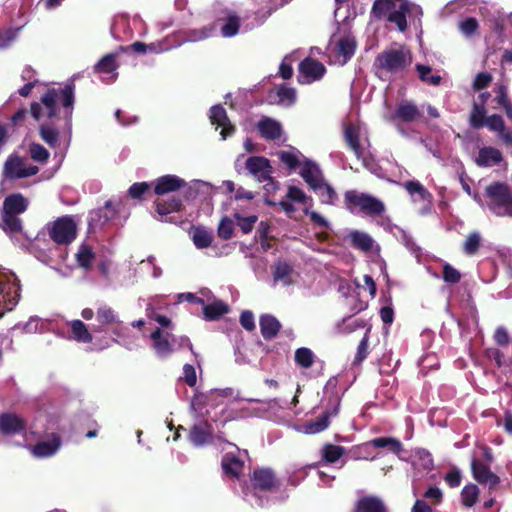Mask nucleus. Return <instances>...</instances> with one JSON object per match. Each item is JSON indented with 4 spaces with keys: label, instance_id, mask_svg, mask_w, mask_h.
<instances>
[{
    "label": "nucleus",
    "instance_id": "obj_3",
    "mask_svg": "<svg viewBox=\"0 0 512 512\" xmlns=\"http://www.w3.org/2000/svg\"><path fill=\"white\" fill-rule=\"evenodd\" d=\"M61 100L66 108L67 121H70L72 115V106L74 102V91L71 85L65 86L61 90L51 89L41 98V104L33 103L31 105V114L35 120L53 118L56 115L57 101Z\"/></svg>",
    "mask_w": 512,
    "mask_h": 512
},
{
    "label": "nucleus",
    "instance_id": "obj_13",
    "mask_svg": "<svg viewBox=\"0 0 512 512\" xmlns=\"http://www.w3.org/2000/svg\"><path fill=\"white\" fill-rule=\"evenodd\" d=\"M345 199L368 215H380L385 210L383 202L369 194L347 191Z\"/></svg>",
    "mask_w": 512,
    "mask_h": 512
},
{
    "label": "nucleus",
    "instance_id": "obj_59",
    "mask_svg": "<svg viewBox=\"0 0 512 512\" xmlns=\"http://www.w3.org/2000/svg\"><path fill=\"white\" fill-rule=\"evenodd\" d=\"M30 155L33 160L38 162H46L49 157L48 151L40 144H32L30 146Z\"/></svg>",
    "mask_w": 512,
    "mask_h": 512
},
{
    "label": "nucleus",
    "instance_id": "obj_36",
    "mask_svg": "<svg viewBox=\"0 0 512 512\" xmlns=\"http://www.w3.org/2000/svg\"><path fill=\"white\" fill-rule=\"evenodd\" d=\"M190 235L194 245L198 249L207 248L212 244L213 234L206 228L193 227L190 231Z\"/></svg>",
    "mask_w": 512,
    "mask_h": 512
},
{
    "label": "nucleus",
    "instance_id": "obj_10",
    "mask_svg": "<svg viewBox=\"0 0 512 512\" xmlns=\"http://www.w3.org/2000/svg\"><path fill=\"white\" fill-rule=\"evenodd\" d=\"M253 491H244L245 498L252 505L264 506L267 501H264L265 494L269 492L275 485V477L270 469L261 468L255 470L252 477Z\"/></svg>",
    "mask_w": 512,
    "mask_h": 512
},
{
    "label": "nucleus",
    "instance_id": "obj_5",
    "mask_svg": "<svg viewBox=\"0 0 512 512\" xmlns=\"http://www.w3.org/2000/svg\"><path fill=\"white\" fill-rule=\"evenodd\" d=\"M381 70L390 74H402L412 63L410 50L403 45H393L376 58Z\"/></svg>",
    "mask_w": 512,
    "mask_h": 512
},
{
    "label": "nucleus",
    "instance_id": "obj_38",
    "mask_svg": "<svg viewBox=\"0 0 512 512\" xmlns=\"http://www.w3.org/2000/svg\"><path fill=\"white\" fill-rule=\"evenodd\" d=\"M72 338L79 343H90L92 334L81 320L69 322Z\"/></svg>",
    "mask_w": 512,
    "mask_h": 512
},
{
    "label": "nucleus",
    "instance_id": "obj_50",
    "mask_svg": "<svg viewBox=\"0 0 512 512\" xmlns=\"http://www.w3.org/2000/svg\"><path fill=\"white\" fill-rule=\"evenodd\" d=\"M314 353L306 347L298 348L295 351V361L303 368H310L314 363Z\"/></svg>",
    "mask_w": 512,
    "mask_h": 512
},
{
    "label": "nucleus",
    "instance_id": "obj_49",
    "mask_svg": "<svg viewBox=\"0 0 512 512\" xmlns=\"http://www.w3.org/2000/svg\"><path fill=\"white\" fill-rule=\"evenodd\" d=\"M481 235L479 232L474 231L468 234L463 244V251L467 255H474L481 245Z\"/></svg>",
    "mask_w": 512,
    "mask_h": 512
},
{
    "label": "nucleus",
    "instance_id": "obj_32",
    "mask_svg": "<svg viewBox=\"0 0 512 512\" xmlns=\"http://www.w3.org/2000/svg\"><path fill=\"white\" fill-rule=\"evenodd\" d=\"M420 117L418 107L412 102L404 101L400 103L392 115V120L401 119L404 122H412Z\"/></svg>",
    "mask_w": 512,
    "mask_h": 512
},
{
    "label": "nucleus",
    "instance_id": "obj_58",
    "mask_svg": "<svg viewBox=\"0 0 512 512\" xmlns=\"http://www.w3.org/2000/svg\"><path fill=\"white\" fill-rule=\"evenodd\" d=\"M218 235L224 240L230 239L233 235V221L223 218L218 225Z\"/></svg>",
    "mask_w": 512,
    "mask_h": 512
},
{
    "label": "nucleus",
    "instance_id": "obj_7",
    "mask_svg": "<svg viewBox=\"0 0 512 512\" xmlns=\"http://www.w3.org/2000/svg\"><path fill=\"white\" fill-rule=\"evenodd\" d=\"M20 299V284L16 275L6 269L0 268V318L12 311Z\"/></svg>",
    "mask_w": 512,
    "mask_h": 512
},
{
    "label": "nucleus",
    "instance_id": "obj_22",
    "mask_svg": "<svg viewBox=\"0 0 512 512\" xmlns=\"http://www.w3.org/2000/svg\"><path fill=\"white\" fill-rule=\"evenodd\" d=\"M96 320L98 325L93 328L94 332H102L105 326L114 325V334L120 336L122 322L113 308L107 305L99 306L96 311Z\"/></svg>",
    "mask_w": 512,
    "mask_h": 512
},
{
    "label": "nucleus",
    "instance_id": "obj_39",
    "mask_svg": "<svg viewBox=\"0 0 512 512\" xmlns=\"http://www.w3.org/2000/svg\"><path fill=\"white\" fill-rule=\"evenodd\" d=\"M203 314L206 320H215L226 314L229 310L228 305L223 301L214 300L209 304H203Z\"/></svg>",
    "mask_w": 512,
    "mask_h": 512
},
{
    "label": "nucleus",
    "instance_id": "obj_53",
    "mask_svg": "<svg viewBox=\"0 0 512 512\" xmlns=\"http://www.w3.org/2000/svg\"><path fill=\"white\" fill-rule=\"evenodd\" d=\"M278 103L283 106H291L296 100V91L285 85L277 89Z\"/></svg>",
    "mask_w": 512,
    "mask_h": 512
},
{
    "label": "nucleus",
    "instance_id": "obj_15",
    "mask_svg": "<svg viewBox=\"0 0 512 512\" xmlns=\"http://www.w3.org/2000/svg\"><path fill=\"white\" fill-rule=\"evenodd\" d=\"M404 187L410 194L413 203L422 205L419 209L420 215L424 216L432 212L433 196L419 181H407Z\"/></svg>",
    "mask_w": 512,
    "mask_h": 512
},
{
    "label": "nucleus",
    "instance_id": "obj_9",
    "mask_svg": "<svg viewBox=\"0 0 512 512\" xmlns=\"http://www.w3.org/2000/svg\"><path fill=\"white\" fill-rule=\"evenodd\" d=\"M234 397L232 388L212 389L206 393H195L191 401V410L199 417H204L208 410L206 407L217 408L225 405L230 399Z\"/></svg>",
    "mask_w": 512,
    "mask_h": 512
},
{
    "label": "nucleus",
    "instance_id": "obj_56",
    "mask_svg": "<svg viewBox=\"0 0 512 512\" xmlns=\"http://www.w3.org/2000/svg\"><path fill=\"white\" fill-rule=\"evenodd\" d=\"M40 135L43 141H45L51 147H55L58 141V132L45 125L40 126Z\"/></svg>",
    "mask_w": 512,
    "mask_h": 512
},
{
    "label": "nucleus",
    "instance_id": "obj_30",
    "mask_svg": "<svg viewBox=\"0 0 512 512\" xmlns=\"http://www.w3.org/2000/svg\"><path fill=\"white\" fill-rule=\"evenodd\" d=\"M502 160V153L494 147L481 148L475 158V162L479 167H492L502 162Z\"/></svg>",
    "mask_w": 512,
    "mask_h": 512
},
{
    "label": "nucleus",
    "instance_id": "obj_42",
    "mask_svg": "<svg viewBox=\"0 0 512 512\" xmlns=\"http://www.w3.org/2000/svg\"><path fill=\"white\" fill-rule=\"evenodd\" d=\"M279 321L271 315H263L260 318V328L265 339L273 338L280 329Z\"/></svg>",
    "mask_w": 512,
    "mask_h": 512
},
{
    "label": "nucleus",
    "instance_id": "obj_20",
    "mask_svg": "<svg viewBox=\"0 0 512 512\" xmlns=\"http://www.w3.org/2000/svg\"><path fill=\"white\" fill-rule=\"evenodd\" d=\"M61 447V439L58 434H48L44 439L38 441L35 445L29 446L31 454L37 458H48L57 453Z\"/></svg>",
    "mask_w": 512,
    "mask_h": 512
},
{
    "label": "nucleus",
    "instance_id": "obj_25",
    "mask_svg": "<svg viewBox=\"0 0 512 512\" xmlns=\"http://www.w3.org/2000/svg\"><path fill=\"white\" fill-rule=\"evenodd\" d=\"M210 120L216 128H222L220 134L223 140L234 133V126L231 124L225 109L221 105H214L210 109Z\"/></svg>",
    "mask_w": 512,
    "mask_h": 512
},
{
    "label": "nucleus",
    "instance_id": "obj_52",
    "mask_svg": "<svg viewBox=\"0 0 512 512\" xmlns=\"http://www.w3.org/2000/svg\"><path fill=\"white\" fill-rule=\"evenodd\" d=\"M239 18L236 15H228L225 23L221 27L223 37H233L239 31Z\"/></svg>",
    "mask_w": 512,
    "mask_h": 512
},
{
    "label": "nucleus",
    "instance_id": "obj_40",
    "mask_svg": "<svg viewBox=\"0 0 512 512\" xmlns=\"http://www.w3.org/2000/svg\"><path fill=\"white\" fill-rule=\"evenodd\" d=\"M319 196L323 204L333 205L338 199L337 193L334 188L325 180L321 181L317 186L312 189Z\"/></svg>",
    "mask_w": 512,
    "mask_h": 512
},
{
    "label": "nucleus",
    "instance_id": "obj_47",
    "mask_svg": "<svg viewBox=\"0 0 512 512\" xmlns=\"http://www.w3.org/2000/svg\"><path fill=\"white\" fill-rule=\"evenodd\" d=\"M416 70L421 81L433 86H437L441 82L440 75L432 74V68L428 65L417 64Z\"/></svg>",
    "mask_w": 512,
    "mask_h": 512
},
{
    "label": "nucleus",
    "instance_id": "obj_8",
    "mask_svg": "<svg viewBox=\"0 0 512 512\" xmlns=\"http://www.w3.org/2000/svg\"><path fill=\"white\" fill-rule=\"evenodd\" d=\"M488 208L499 217H512V191L505 183L495 182L486 187Z\"/></svg>",
    "mask_w": 512,
    "mask_h": 512
},
{
    "label": "nucleus",
    "instance_id": "obj_12",
    "mask_svg": "<svg viewBox=\"0 0 512 512\" xmlns=\"http://www.w3.org/2000/svg\"><path fill=\"white\" fill-rule=\"evenodd\" d=\"M344 137L350 149L357 158H363L368 145L367 133L360 124L347 123L344 125Z\"/></svg>",
    "mask_w": 512,
    "mask_h": 512
},
{
    "label": "nucleus",
    "instance_id": "obj_18",
    "mask_svg": "<svg viewBox=\"0 0 512 512\" xmlns=\"http://www.w3.org/2000/svg\"><path fill=\"white\" fill-rule=\"evenodd\" d=\"M325 71L326 69L321 62L312 58H306L299 65L298 82L310 84L321 79Z\"/></svg>",
    "mask_w": 512,
    "mask_h": 512
},
{
    "label": "nucleus",
    "instance_id": "obj_1",
    "mask_svg": "<svg viewBox=\"0 0 512 512\" xmlns=\"http://www.w3.org/2000/svg\"><path fill=\"white\" fill-rule=\"evenodd\" d=\"M146 315L149 320L158 324V326L150 335L152 348L158 357L167 358L170 356L174 351V346L176 344H178L180 347L188 346L192 351V344L188 337H175L172 334L173 326L170 318L158 314L150 304L146 308Z\"/></svg>",
    "mask_w": 512,
    "mask_h": 512
},
{
    "label": "nucleus",
    "instance_id": "obj_37",
    "mask_svg": "<svg viewBox=\"0 0 512 512\" xmlns=\"http://www.w3.org/2000/svg\"><path fill=\"white\" fill-rule=\"evenodd\" d=\"M356 512H385V507L379 498L367 496L357 501Z\"/></svg>",
    "mask_w": 512,
    "mask_h": 512
},
{
    "label": "nucleus",
    "instance_id": "obj_54",
    "mask_svg": "<svg viewBox=\"0 0 512 512\" xmlns=\"http://www.w3.org/2000/svg\"><path fill=\"white\" fill-rule=\"evenodd\" d=\"M485 108L478 103L474 104L473 111L470 116V123L474 128H481L485 124Z\"/></svg>",
    "mask_w": 512,
    "mask_h": 512
},
{
    "label": "nucleus",
    "instance_id": "obj_14",
    "mask_svg": "<svg viewBox=\"0 0 512 512\" xmlns=\"http://www.w3.org/2000/svg\"><path fill=\"white\" fill-rule=\"evenodd\" d=\"M77 233V226L69 216L57 219L50 228V237L58 244H69Z\"/></svg>",
    "mask_w": 512,
    "mask_h": 512
},
{
    "label": "nucleus",
    "instance_id": "obj_4",
    "mask_svg": "<svg viewBox=\"0 0 512 512\" xmlns=\"http://www.w3.org/2000/svg\"><path fill=\"white\" fill-rule=\"evenodd\" d=\"M28 200L20 193L7 196L3 203L1 227L11 237L22 233L19 215L28 207Z\"/></svg>",
    "mask_w": 512,
    "mask_h": 512
},
{
    "label": "nucleus",
    "instance_id": "obj_33",
    "mask_svg": "<svg viewBox=\"0 0 512 512\" xmlns=\"http://www.w3.org/2000/svg\"><path fill=\"white\" fill-rule=\"evenodd\" d=\"M294 276V271L288 263L279 261L274 265V282L288 286L294 283Z\"/></svg>",
    "mask_w": 512,
    "mask_h": 512
},
{
    "label": "nucleus",
    "instance_id": "obj_29",
    "mask_svg": "<svg viewBox=\"0 0 512 512\" xmlns=\"http://www.w3.org/2000/svg\"><path fill=\"white\" fill-rule=\"evenodd\" d=\"M213 429L207 422L194 424L189 433V440L196 446H204L212 439Z\"/></svg>",
    "mask_w": 512,
    "mask_h": 512
},
{
    "label": "nucleus",
    "instance_id": "obj_41",
    "mask_svg": "<svg viewBox=\"0 0 512 512\" xmlns=\"http://www.w3.org/2000/svg\"><path fill=\"white\" fill-rule=\"evenodd\" d=\"M182 206V201L180 198L173 196L168 202L157 201L156 202V211L160 216V220L167 221L166 217L173 212H177L180 210Z\"/></svg>",
    "mask_w": 512,
    "mask_h": 512
},
{
    "label": "nucleus",
    "instance_id": "obj_35",
    "mask_svg": "<svg viewBox=\"0 0 512 512\" xmlns=\"http://www.w3.org/2000/svg\"><path fill=\"white\" fill-rule=\"evenodd\" d=\"M279 159L285 164L290 170L300 169L303 160L306 159L298 150L289 149L280 151L278 153Z\"/></svg>",
    "mask_w": 512,
    "mask_h": 512
},
{
    "label": "nucleus",
    "instance_id": "obj_46",
    "mask_svg": "<svg viewBox=\"0 0 512 512\" xmlns=\"http://www.w3.org/2000/svg\"><path fill=\"white\" fill-rule=\"evenodd\" d=\"M94 259L95 254L92 251V248L87 244H82L76 253V261L78 265L83 269L88 270Z\"/></svg>",
    "mask_w": 512,
    "mask_h": 512
},
{
    "label": "nucleus",
    "instance_id": "obj_60",
    "mask_svg": "<svg viewBox=\"0 0 512 512\" xmlns=\"http://www.w3.org/2000/svg\"><path fill=\"white\" fill-rule=\"evenodd\" d=\"M183 380L190 387H193L196 385L197 375H196V370H195L194 366H192L190 364H185L183 366Z\"/></svg>",
    "mask_w": 512,
    "mask_h": 512
},
{
    "label": "nucleus",
    "instance_id": "obj_11",
    "mask_svg": "<svg viewBox=\"0 0 512 512\" xmlns=\"http://www.w3.org/2000/svg\"><path fill=\"white\" fill-rule=\"evenodd\" d=\"M482 458H473L471 460V470L474 479L485 486H488L490 489L496 487L500 478L491 471L490 464L493 461V455L489 448L482 447Z\"/></svg>",
    "mask_w": 512,
    "mask_h": 512
},
{
    "label": "nucleus",
    "instance_id": "obj_2",
    "mask_svg": "<svg viewBox=\"0 0 512 512\" xmlns=\"http://www.w3.org/2000/svg\"><path fill=\"white\" fill-rule=\"evenodd\" d=\"M372 12L378 18L387 17L401 32L407 28V15L422 16V8L408 0H375Z\"/></svg>",
    "mask_w": 512,
    "mask_h": 512
},
{
    "label": "nucleus",
    "instance_id": "obj_57",
    "mask_svg": "<svg viewBox=\"0 0 512 512\" xmlns=\"http://www.w3.org/2000/svg\"><path fill=\"white\" fill-rule=\"evenodd\" d=\"M238 226L244 233H249L252 229L258 217L256 215H250L247 217L241 216L239 213H235Z\"/></svg>",
    "mask_w": 512,
    "mask_h": 512
},
{
    "label": "nucleus",
    "instance_id": "obj_31",
    "mask_svg": "<svg viewBox=\"0 0 512 512\" xmlns=\"http://www.w3.org/2000/svg\"><path fill=\"white\" fill-rule=\"evenodd\" d=\"M484 126L491 131L497 132L500 139L506 144H512V130H506L504 121L499 115H491L486 118Z\"/></svg>",
    "mask_w": 512,
    "mask_h": 512
},
{
    "label": "nucleus",
    "instance_id": "obj_16",
    "mask_svg": "<svg viewBox=\"0 0 512 512\" xmlns=\"http://www.w3.org/2000/svg\"><path fill=\"white\" fill-rule=\"evenodd\" d=\"M38 167L27 163L20 157L12 156L4 165V175L10 179H20L33 176L38 173Z\"/></svg>",
    "mask_w": 512,
    "mask_h": 512
},
{
    "label": "nucleus",
    "instance_id": "obj_28",
    "mask_svg": "<svg viewBox=\"0 0 512 512\" xmlns=\"http://www.w3.org/2000/svg\"><path fill=\"white\" fill-rule=\"evenodd\" d=\"M25 429V421L14 413L0 415V431L5 435H14Z\"/></svg>",
    "mask_w": 512,
    "mask_h": 512
},
{
    "label": "nucleus",
    "instance_id": "obj_27",
    "mask_svg": "<svg viewBox=\"0 0 512 512\" xmlns=\"http://www.w3.org/2000/svg\"><path fill=\"white\" fill-rule=\"evenodd\" d=\"M257 129L264 139L272 141L280 139L283 133L281 123L270 117L260 119L257 123Z\"/></svg>",
    "mask_w": 512,
    "mask_h": 512
},
{
    "label": "nucleus",
    "instance_id": "obj_61",
    "mask_svg": "<svg viewBox=\"0 0 512 512\" xmlns=\"http://www.w3.org/2000/svg\"><path fill=\"white\" fill-rule=\"evenodd\" d=\"M461 278L460 273L451 265L446 264L443 267V279L447 283H457Z\"/></svg>",
    "mask_w": 512,
    "mask_h": 512
},
{
    "label": "nucleus",
    "instance_id": "obj_64",
    "mask_svg": "<svg viewBox=\"0 0 512 512\" xmlns=\"http://www.w3.org/2000/svg\"><path fill=\"white\" fill-rule=\"evenodd\" d=\"M241 325L248 331H252L255 328L254 315L250 311L242 312L240 316Z\"/></svg>",
    "mask_w": 512,
    "mask_h": 512
},
{
    "label": "nucleus",
    "instance_id": "obj_45",
    "mask_svg": "<svg viewBox=\"0 0 512 512\" xmlns=\"http://www.w3.org/2000/svg\"><path fill=\"white\" fill-rule=\"evenodd\" d=\"M329 413H324L316 420L307 422L303 425L302 431L306 434H316L322 432L329 426Z\"/></svg>",
    "mask_w": 512,
    "mask_h": 512
},
{
    "label": "nucleus",
    "instance_id": "obj_43",
    "mask_svg": "<svg viewBox=\"0 0 512 512\" xmlns=\"http://www.w3.org/2000/svg\"><path fill=\"white\" fill-rule=\"evenodd\" d=\"M12 329H22L23 332L29 334L42 333L46 330V322L39 317L33 316L26 323L16 324Z\"/></svg>",
    "mask_w": 512,
    "mask_h": 512
},
{
    "label": "nucleus",
    "instance_id": "obj_19",
    "mask_svg": "<svg viewBox=\"0 0 512 512\" xmlns=\"http://www.w3.org/2000/svg\"><path fill=\"white\" fill-rule=\"evenodd\" d=\"M245 167L249 174L259 182L272 180L273 169L270 161L262 156H252L246 159Z\"/></svg>",
    "mask_w": 512,
    "mask_h": 512
},
{
    "label": "nucleus",
    "instance_id": "obj_23",
    "mask_svg": "<svg viewBox=\"0 0 512 512\" xmlns=\"http://www.w3.org/2000/svg\"><path fill=\"white\" fill-rule=\"evenodd\" d=\"M117 55L114 53L103 56L94 66V72L101 74V80L110 83L116 80L118 76Z\"/></svg>",
    "mask_w": 512,
    "mask_h": 512
},
{
    "label": "nucleus",
    "instance_id": "obj_26",
    "mask_svg": "<svg viewBox=\"0 0 512 512\" xmlns=\"http://www.w3.org/2000/svg\"><path fill=\"white\" fill-rule=\"evenodd\" d=\"M299 174L311 189L324 180L320 167L307 158L303 160Z\"/></svg>",
    "mask_w": 512,
    "mask_h": 512
},
{
    "label": "nucleus",
    "instance_id": "obj_17",
    "mask_svg": "<svg viewBox=\"0 0 512 512\" xmlns=\"http://www.w3.org/2000/svg\"><path fill=\"white\" fill-rule=\"evenodd\" d=\"M294 204L301 205L303 209L310 208L312 206V199L307 196L302 189L296 186H290L285 198L279 202V206L288 215H291L296 210Z\"/></svg>",
    "mask_w": 512,
    "mask_h": 512
},
{
    "label": "nucleus",
    "instance_id": "obj_48",
    "mask_svg": "<svg viewBox=\"0 0 512 512\" xmlns=\"http://www.w3.org/2000/svg\"><path fill=\"white\" fill-rule=\"evenodd\" d=\"M478 496L479 488L475 484H468L461 491V501L466 507H472L477 502Z\"/></svg>",
    "mask_w": 512,
    "mask_h": 512
},
{
    "label": "nucleus",
    "instance_id": "obj_24",
    "mask_svg": "<svg viewBox=\"0 0 512 512\" xmlns=\"http://www.w3.org/2000/svg\"><path fill=\"white\" fill-rule=\"evenodd\" d=\"M186 182L177 175L167 174L158 177L154 182V192L156 195H165L183 188Z\"/></svg>",
    "mask_w": 512,
    "mask_h": 512
},
{
    "label": "nucleus",
    "instance_id": "obj_21",
    "mask_svg": "<svg viewBox=\"0 0 512 512\" xmlns=\"http://www.w3.org/2000/svg\"><path fill=\"white\" fill-rule=\"evenodd\" d=\"M347 238L353 248L360 250L365 254H378L380 252L379 245L366 232L359 230H351Z\"/></svg>",
    "mask_w": 512,
    "mask_h": 512
},
{
    "label": "nucleus",
    "instance_id": "obj_6",
    "mask_svg": "<svg viewBox=\"0 0 512 512\" xmlns=\"http://www.w3.org/2000/svg\"><path fill=\"white\" fill-rule=\"evenodd\" d=\"M356 40L351 32L339 29L330 39L327 54L330 62L344 65L354 55Z\"/></svg>",
    "mask_w": 512,
    "mask_h": 512
},
{
    "label": "nucleus",
    "instance_id": "obj_34",
    "mask_svg": "<svg viewBox=\"0 0 512 512\" xmlns=\"http://www.w3.org/2000/svg\"><path fill=\"white\" fill-rule=\"evenodd\" d=\"M222 468L226 475L238 478L243 470V461L232 452H227L222 459Z\"/></svg>",
    "mask_w": 512,
    "mask_h": 512
},
{
    "label": "nucleus",
    "instance_id": "obj_51",
    "mask_svg": "<svg viewBox=\"0 0 512 512\" xmlns=\"http://www.w3.org/2000/svg\"><path fill=\"white\" fill-rule=\"evenodd\" d=\"M344 448L337 445L328 444L322 449L323 459L327 463H334L339 460L344 454Z\"/></svg>",
    "mask_w": 512,
    "mask_h": 512
},
{
    "label": "nucleus",
    "instance_id": "obj_62",
    "mask_svg": "<svg viewBox=\"0 0 512 512\" xmlns=\"http://www.w3.org/2000/svg\"><path fill=\"white\" fill-rule=\"evenodd\" d=\"M149 188L150 185L147 182L134 183L129 188V195L134 199H140Z\"/></svg>",
    "mask_w": 512,
    "mask_h": 512
},
{
    "label": "nucleus",
    "instance_id": "obj_63",
    "mask_svg": "<svg viewBox=\"0 0 512 512\" xmlns=\"http://www.w3.org/2000/svg\"><path fill=\"white\" fill-rule=\"evenodd\" d=\"M492 81V77L489 73L481 72L478 73L473 81V87L476 90L483 89L487 87Z\"/></svg>",
    "mask_w": 512,
    "mask_h": 512
},
{
    "label": "nucleus",
    "instance_id": "obj_55",
    "mask_svg": "<svg viewBox=\"0 0 512 512\" xmlns=\"http://www.w3.org/2000/svg\"><path fill=\"white\" fill-rule=\"evenodd\" d=\"M478 21L475 18H466L459 23V30L465 37H472L478 30Z\"/></svg>",
    "mask_w": 512,
    "mask_h": 512
},
{
    "label": "nucleus",
    "instance_id": "obj_44",
    "mask_svg": "<svg viewBox=\"0 0 512 512\" xmlns=\"http://www.w3.org/2000/svg\"><path fill=\"white\" fill-rule=\"evenodd\" d=\"M375 448H388L391 452L399 454L402 451V444L392 437H379L367 443Z\"/></svg>",
    "mask_w": 512,
    "mask_h": 512
}]
</instances>
